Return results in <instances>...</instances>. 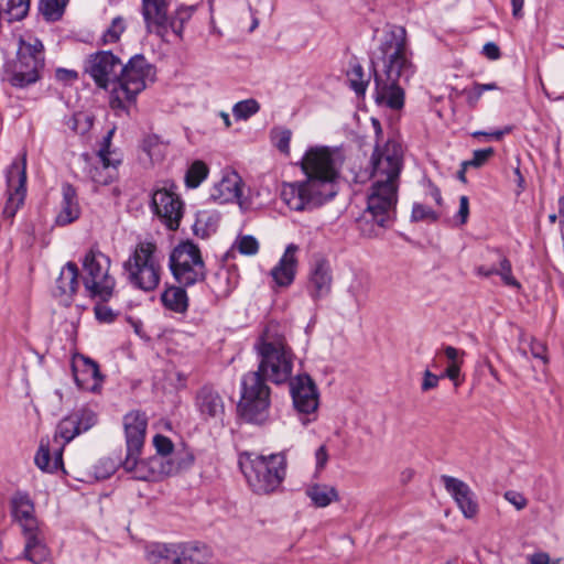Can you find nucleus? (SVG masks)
I'll return each instance as SVG.
<instances>
[{"label": "nucleus", "mask_w": 564, "mask_h": 564, "mask_svg": "<svg viewBox=\"0 0 564 564\" xmlns=\"http://www.w3.org/2000/svg\"><path fill=\"white\" fill-rule=\"evenodd\" d=\"M191 285H170L161 294L162 304L166 310L174 313L184 314L188 308V295L186 288Z\"/></svg>", "instance_id": "obj_29"}, {"label": "nucleus", "mask_w": 564, "mask_h": 564, "mask_svg": "<svg viewBox=\"0 0 564 564\" xmlns=\"http://www.w3.org/2000/svg\"><path fill=\"white\" fill-rule=\"evenodd\" d=\"M494 153L495 150L492 148L475 150L473 153V159L464 162V167H480L489 160V158L494 155Z\"/></svg>", "instance_id": "obj_47"}, {"label": "nucleus", "mask_w": 564, "mask_h": 564, "mask_svg": "<svg viewBox=\"0 0 564 564\" xmlns=\"http://www.w3.org/2000/svg\"><path fill=\"white\" fill-rule=\"evenodd\" d=\"M371 65L376 104L392 110L402 109L405 99L402 82H408L414 74L403 26L388 25L383 30Z\"/></svg>", "instance_id": "obj_2"}, {"label": "nucleus", "mask_w": 564, "mask_h": 564, "mask_svg": "<svg viewBox=\"0 0 564 564\" xmlns=\"http://www.w3.org/2000/svg\"><path fill=\"white\" fill-rule=\"evenodd\" d=\"M140 454H127L122 468L131 474L133 479L143 481H158L165 476L178 473L193 464L189 454L165 457L153 455L148 459H139Z\"/></svg>", "instance_id": "obj_9"}, {"label": "nucleus", "mask_w": 564, "mask_h": 564, "mask_svg": "<svg viewBox=\"0 0 564 564\" xmlns=\"http://www.w3.org/2000/svg\"><path fill=\"white\" fill-rule=\"evenodd\" d=\"M151 206L154 214L171 230L180 227L183 217L184 204L180 196L172 188H158L152 194Z\"/></svg>", "instance_id": "obj_16"}, {"label": "nucleus", "mask_w": 564, "mask_h": 564, "mask_svg": "<svg viewBox=\"0 0 564 564\" xmlns=\"http://www.w3.org/2000/svg\"><path fill=\"white\" fill-rule=\"evenodd\" d=\"M147 557L152 564H180L178 544H152Z\"/></svg>", "instance_id": "obj_33"}, {"label": "nucleus", "mask_w": 564, "mask_h": 564, "mask_svg": "<svg viewBox=\"0 0 564 564\" xmlns=\"http://www.w3.org/2000/svg\"><path fill=\"white\" fill-rule=\"evenodd\" d=\"M514 181L517 183L516 195L519 196L525 189V180L522 175L519 164L513 170Z\"/></svg>", "instance_id": "obj_60"}, {"label": "nucleus", "mask_w": 564, "mask_h": 564, "mask_svg": "<svg viewBox=\"0 0 564 564\" xmlns=\"http://www.w3.org/2000/svg\"><path fill=\"white\" fill-rule=\"evenodd\" d=\"M195 408L200 417L208 423L223 425L225 402L219 392L212 386H203L195 394Z\"/></svg>", "instance_id": "obj_17"}, {"label": "nucleus", "mask_w": 564, "mask_h": 564, "mask_svg": "<svg viewBox=\"0 0 564 564\" xmlns=\"http://www.w3.org/2000/svg\"><path fill=\"white\" fill-rule=\"evenodd\" d=\"M511 6H512V15L516 18V19H520L523 17V6H524V0H511Z\"/></svg>", "instance_id": "obj_61"}, {"label": "nucleus", "mask_w": 564, "mask_h": 564, "mask_svg": "<svg viewBox=\"0 0 564 564\" xmlns=\"http://www.w3.org/2000/svg\"><path fill=\"white\" fill-rule=\"evenodd\" d=\"M153 444L156 449L155 455H164L169 457V454L173 451V443L171 440L164 435L158 434L153 438Z\"/></svg>", "instance_id": "obj_49"}, {"label": "nucleus", "mask_w": 564, "mask_h": 564, "mask_svg": "<svg viewBox=\"0 0 564 564\" xmlns=\"http://www.w3.org/2000/svg\"><path fill=\"white\" fill-rule=\"evenodd\" d=\"M364 76L361 65H355L348 73L350 87L357 95H364L366 93L368 80H365Z\"/></svg>", "instance_id": "obj_42"}, {"label": "nucleus", "mask_w": 564, "mask_h": 564, "mask_svg": "<svg viewBox=\"0 0 564 564\" xmlns=\"http://www.w3.org/2000/svg\"><path fill=\"white\" fill-rule=\"evenodd\" d=\"M143 150L152 162H159L166 154L167 143L163 142L156 134H151L143 140Z\"/></svg>", "instance_id": "obj_36"}, {"label": "nucleus", "mask_w": 564, "mask_h": 564, "mask_svg": "<svg viewBox=\"0 0 564 564\" xmlns=\"http://www.w3.org/2000/svg\"><path fill=\"white\" fill-rule=\"evenodd\" d=\"M208 167L203 161H195L185 174V184L189 188H196L207 177Z\"/></svg>", "instance_id": "obj_38"}, {"label": "nucleus", "mask_w": 564, "mask_h": 564, "mask_svg": "<svg viewBox=\"0 0 564 564\" xmlns=\"http://www.w3.org/2000/svg\"><path fill=\"white\" fill-rule=\"evenodd\" d=\"M444 355L449 361V365H462L463 364V356L465 355V351L459 350L453 346H445L444 347Z\"/></svg>", "instance_id": "obj_52"}, {"label": "nucleus", "mask_w": 564, "mask_h": 564, "mask_svg": "<svg viewBox=\"0 0 564 564\" xmlns=\"http://www.w3.org/2000/svg\"><path fill=\"white\" fill-rule=\"evenodd\" d=\"M113 130H110L104 138V142L98 151V159L100 165L93 166L89 170V176L94 183L98 185H108L116 177L117 166L120 164V159L113 158L110 151L111 137Z\"/></svg>", "instance_id": "obj_20"}, {"label": "nucleus", "mask_w": 564, "mask_h": 564, "mask_svg": "<svg viewBox=\"0 0 564 564\" xmlns=\"http://www.w3.org/2000/svg\"><path fill=\"white\" fill-rule=\"evenodd\" d=\"M270 388L259 372H248L241 381L238 403L240 416L248 423L263 424L270 414Z\"/></svg>", "instance_id": "obj_10"}, {"label": "nucleus", "mask_w": 564, "mask_h": 564, "mask_svg": "<svg viewBox=\"0 0 564 564\" xmlns=\"http://www.w3.org/2000/svg\"><path fill=\"white\" fill-rule=\"evenodd\" d=\"M26 183V155H22L21 162L14 161L7 171L8 199L3 208V215L12 218L17 214L25 198Z\"/></svg>", "instance_id": "obj_15"}, {"label": "nucleus", "mask_w": 564, "mask_h": 564, "mask_svg": "<svg viewBox=\"0 0 564 564\" xmlns=\"http://www.w3.org/2000/svg\"><path fill=\"white\" fill-rule=\"evenodd\" d=\"M316 471H321L325 468L328 462V452L326 445L319 446L315 452Z\"/></svg>", "instance_id": "obj_55"}, {"label": "nucleus", "mask_w": 564, "mask_h": 564, "mask_svg": "<svg viewBox=\"0 0 564 564\" xmlns=\"http://www.w3.org/2000/svg\"><path fill=\"white\" fill-rule=\"evenodd\" d=\"M305 494L317 508H325L339 500L337 489L326 484L310 485L306 488Z\"/></svg>", "instance_id": "obj_32"}, {"label": "nucleus", "mask_w": 564, "mask_h": 564, "mask_svg": "<svg viewBox=\"0 0 564 564\" xmlns=\"http://www.w3.org/2000/svg\"><path fill=\"white\" fill-rule=\"evenodd\" d=\"M73 372L77 386L84 390H96L102 379L98 364L87 357L75 361Z\"/></svg>", "instance_id": "obj_26"}, {"label": "nucleus", "mask_w": 564, "mask_h": 564, "mask_svg": "<svg viewBox=\"0 0 564 564\" xmlns=\"http://www.w3.org/2000/svg\"><path fill=\"white\" fill-rule=\"evenodd\" d=\"M333 285L332 268L328 261L317 260L308 272L306 290L314 302L329 295Z\"/></svg>", "instance_id": "obj_22"}, {"label": "nucleus", "mask_w": 564, "mask_h": 564, "mask_svg": "<svg viewBox=\"0 0 564 564\" xmlns=\"http://www.w3.org/2000/svg\"><path fill=\"white\" fill-rule=\"evenodd\" d=\"M96 318L101 323H111L116 318V313L106 304L98 303L95 308Z\"/></svg>", "instance_id": "obj_50"}, {"label": "nucleus", "mask_w": 564, "mask_h": 564, "mask_svg": "<svg viewBox=\"0 0 564 564\" xmlns=\"http://www.w3.org/2000/svg\"><path fill=\"white\" fill-rule=\"evenodd\" d=\"M195 10V7H180L175 10L173 15L169 14V23L166 25V34L169 31H172L175 35L178 37H182L184 24L187 22L193 12Z\"/></svg>", "instance_id": "obj_35"}, {"label": "nucleus", "mask_w": 564, "mask_h": 564, "mask_svg": "<svg viewBox=\"0 0 564 564\" xmlns=\"http://www.w3.org/2000/svg\"><path fill=\"white\" fill-rule=\"evenodd\" d=\"M531 564H550V557L546 553H535L530 557Z\"/></svg>", "instance_id": "obj_62"}, {"label": "nucleus", "mask_w": 564, "mask_h": 564, "mask_svg": "<svg viewBox=\"0 0 564 564\" xmlns=\"http://www.w3.org/2000/svg\"><path fill=\"white\" fill-rule=\"evenodd\" d=\"M78 268L74 262H67L61 270V273L56 280V295L66 296L70 300L76 293L78 282Z\"/></svg>", "instance_id": "obj_30"}, {"label": "nucleus", "mask_w": 564, "mask_h": 564, "mask_svg": "<svg viewBox=\"0 0 564 564\" xmlns=\"http://www.w3.org/2000/svg\"><path fill=\"white\" fill-rule=\"evenodd\" d=\"M476 272L478 275L488 278V276L495 274L496 267L479 265V267H477Z\"/></svg>", "instance_id": "obj_63"}, {"label": "nucleus", "mask_w": 564, "mask_h": 564, "mask_svg": "<svg viewBox=\"0 0 564 564\" xmlns=\"http://www.w3.org/2000/svg\"><path fill=\"white\" fill-rule=\"evenodd\" d=\"M441 378H442L441 376H436V375L432 373L430 370H425L424 375H423L422 386H421L422 391L425 392V391L436 388Z\"/></svg>", "instance_id": "obj_53"}, {"label": "nucleus", "mask_w": 564, "mask_h": 564, "mask_svg": "<svg viewBox=\"0 0 564 564\" xmlns=\"http://www.w3.org/2000/svg\"><path fill=\"white\" fill-rule=\"evenodd\" d=\"M68 0H40L39 10L46 21H57L62 18Z\"/></svg>", "instance_id": "obj_37"}, {"label": "nucleus", "mask_w": 564, "mask_h": 564, "mask_svg": "<svg viewBox=\"0 0 564 564\" xmlns=\"http://www.w3.org/2000/svg\"><path fill=\"white\" fill-rule=\"evenodd\" d=\"M290 390L301 423L306 426L316 421L319 400L317 388L312 378L308 375H299L291 380Z\"/></svg>", "instance_id": "obj_13"}, {"label": "nucleus", "mask_w": 564, "mask_h": 564, "mask_svg": "<svg viewBox=\"0 0 564 564\" xmlns=\"http://www.w3.org/2000/svg\"><path fill=\"white\" fill-rule=\"evenodd\" d=\"M62 191L63 199L61 202V209L55 218V223L58 226H66L79 218L80 207L76 191L70 184H64Z\"/></svg>", "instance_id": "obj_28"}, {"label": "nucleus", "mask_w": 564, "mask_h": 564, "mask_svg": "<svg viewBox=\"0 0 564 564\" xmlns=\"http://www.w3.org/2000/svg\"><path fill=\"white\" fill-rule=\"evenodd\" d=\"M254 348L259 356V367L256 372L275 384H281L291 379L294 364V354L288 345L284 335L280 332L278 323H269Z\"/></svg>", "instance_id": "obj_4"}, {"label": "nucleus", "mask_w": 564, "mask_h": 564, "mask_svg": "<svg viewBox=\"0 0 564 564\" xmlns=\"http://www.w3.org/2000/svg\"><path fill=\"white\" fill-rule=\"evenodd\" d=\"M154 74V67L141 54L132 56L126 65L121 63L118 86L111 89V108L123 109L126 102H133Z\"/></svg>", "instance_id": "obj_7"}, {"label": "nucleus", "mask_w": 564, "mask_h": 564, "mask_svg": "<svg viewBox=\"0 0 564 564\" xmlns=\"http://www.w3.org/2000/svg\"><path fill=\"white\" fill-rule=\"evenodd\" d=\"M299 247L290 243L278 264L271 270V276L279 286H289L293 283L297 271L296 253Z\"/></svg>", "instance_id": "obj_24"}, {"label": "nucleus", "mask_w": 564, "mask_h": 564, "mask_svg": "<svg viewBox=\"0 0 564 564\" xmlns=\"http://www.w3.org/2000/svg\"><path fill=\"white\" fill-rule=\"evenodd\" d=\"M123 270L129 283L134 288L144 292L155 290L161 280L156 245L151 241H140L129 259L124 261Z\"/></svg>", "instance_id": "obj_8"}, {"label": "nucleus", "mask_w": 564, "mask_h": 564, "mask_svg": "<svg viewBox=\"0 0 564 564\" xmlns=\"http://www.w3.org/2000/svg\"><path fill=\"white\" fill-rule=\"evenodd\" d=\"M111 260L98 249H90L83 260V283L90 297L107 302L113 294L115 279L109 274Z\"/></svg>", "instance_id": "obj_12"}, {"label": "nucleus", "mask_w": 564, "mask_h": 564, "mask_svg": "<svg viewBox=\"0 0 564 564\" xmlns=\"http://www.w3.org/2000/svg\"><path fill=\"white\" fill-rule=\"evenodd\" d=\"M371 185L367 196V208L360 220V229L365 236H377L378 228L389 227L395 217L400 176L403 169V155L400 143L388 140L382 147L377 144L370 159Z\"/></svg>", "instance_id": "obj_1"}, {"label": "nucleus", "mask_w": 564, "mask_h": 564, "mask_svg": "<svg viewBox=\"0 0 564 564\" xmlns=\"http://www.w3.org/2000/svg\"><path fill=\"white\" fill-rule=\"evenodd\" d=\"M35 464L36 466L42 469V470H45V471H55V469H53V462L51 459V452H50V447H48V443H44L43 441H41V444H40V447H39V451L35 455Z\"/></svg>", "instance_id": "obj_44"}, {"label": "nucleus", "mask_w": 564, "mask_h": 564, "mask_svg": "<svg viewBox=\"0 0 564 564\" xmlns=\"http://www.w3.org/2000/svg\"><path fill=\"white\" fill-rule=\"evenodd\" d=\"M441 480L464 517L468 519L476 517L479 508L476 495L471 488L465 481L452 476L443 475Z\"/></svg>", "instance_id": "obj_19"}, {"label": "nucleus", "mask_w": 564, "mask_h": 564, "mask_svg": "<svg viewBox=\"0 0 564 564\" xmlns=\"http://www.w3.org/2000/svg\"><path fill=\"white\" fill-rule=\"evenodd\" d=\"M172 0H142V17L149 33L164 39Z\"/></svg>", "instance_id": "obj_21"}, {"label": "nucleus", "mask_w": 564, "mask_h": 564, "mask_svg": "<svg viewBox=\"0 0 564 564\" xmlns=\"http://www.w3.org/2000/svg\"><path fill=\"white\" fill-rule=\"evenodd\" d=\"M306 180L284 185L282 198L293 210L313 209L337 194L339 175L333 152L328 148H312L303 160Z\"/></svg>", "instance_id": "obj_3"}, {"label": "nucleus", "mask_w": 564, "mask_h": 564, "mask_svg": "<svg viewBox=\"0 0 564 564\" xmlns=\"http://www.w3.org/2000/svg\"><path fill=\"white\" fill-rule=\"evenodd\" d=\"M530 352L533 358L542 360L544 365L549 364V357L546 354L547 347L543 341L532 338L530 343Z\"/></svg>", "instance_id": "obj_48"}, {"label": "nucleus", "mask_w": 564, "mask_h": 564, "mask_svg": "<svg viewBox=\"0 0 564 564\" xmlns=\"http://www.w3.org/2000/svg\"><path fill=\"white\" fill-rule=\"evenodd\" d=\"M292 132L285 128H273L271 130V140L276 147V149L284 153L289 154L290 152V141H291Z\"/></svg>", "instance_id": "obj_41"}, {"label": "nucleus", "mask_w": 564, "mask_h": 564, "mask_svg": "<svg viewBox=\"0 0 564 564\" xmlns=\"http://www.w3.org/2000/svg\"><path fill=\"white\" fill-rule=\"evenodd\" d=\"M239 465L249 486L256 494L274 491L286 474V456L284 453L270 455L246 454L240 457Z\"/></svg>", "instance_id": "obj_5"}, {"label": "nucleus", "mask_w": 564, "mask_h": 564, "mask_svg": "<svg viewBox=\"0 0 564 564\" xmlns=\"http://www.w3.org/2000/svg\"><path fill=\"white\" fill-rule=\"evenodd\" d=\"M55 77L63 83H73L78 78V74L72 69L58 68L55 73Z\"/></svg>", "instance_id": "obj_56"}, {"label": "nucleus", "mask_w": 564, "mask_h": 564, "mask_svg": "<svg viewBox=\"0 0 564 564\" xmlns=\"http://www.w3.org/2000/svg\"><path fill=\"white\" fill-rule=\"evenodd\" d=\"M242 195V180L236 172L227 173L210 189V199L218 204L232 203Z\"/></svg>", "instance_id": "obj_25"}, {"label": "nucleus", "mask_w": 564, "mask_h": 564, "mask_svg": "<svg viewBox=\"0 0 564 564\" xmlns=\"http://www.w3.org/2000/svg\"><path fill=\"white\" fill-rule=\"evenodd\" d=\"M505 498L507 501L513 505L517 508V510L524 509L528 503L525 497L522 494L513 490L506 491Z\"/></svg>", "instance_id": "obj_51"}, {"label": "nucleus", "mask_w": 564, "mask_h": 564, "mask_svg": "<svg viewBox=\"0 0 564 564\" xmlns=\"http://www.w3.org/2000/svg\"><path fill=\"white\" fill-rule=\"evenodd\" d=\"M171 273L177 284L195 285L206 279V265L200 249L193 241L180 242L169 259Z\"/></svg>", "instance_id": "obj_11"}, {"label": "nucleus", "mask_w": 564, "mask_h": 564, "mask_svg": "<svg viewBox=\"0 0 564 564\" xmlns=\"http://www.w3.org/2000/svg\"><path fill=\"white\" fill-rule=\"evenodd\" d=\"M97 421L98 416L91 409H76L58 423L55 437L59 436L65 443H69L79 434L90 430Z\"/></svg>", "instance_id": "obj_18"}, {"label": "nucleus", "mask_w": 564, "mask_h": 564, "mask_svg": "<svg viewBox=\"0 0 564 564\" xmlns=\"http://www.w3.org/2000/svg\"><path fill=\"white\" fill-rule=\"evenodd\" d=\"M482 91L478 87L477 83H474L471 89L467 91V102L469 106L475 107L482 96Z\"/></svg>", "instance_id": "obj_59"}, {"label": "nucleus", "mask_w": 564, "mask_h": 564, "mask_svg": "<svg viewBox=\"0 0 564 564\" xmlns=\"http://www.w3.org/2000/svg\"><path fill=\"white\" fill-rule=\"evenodd\" d=\"M11 506L12 514L22 527L24 534L37 530V521L33 516L34 506L26 495H15L12 499Z\"/></svg>", "instance_id": "obj_27"}, {"label": "nucleus", "mask_w": 564, "mask_h": 564, "mask_svg": "<svg viewBox=\"0 0 564 564\" xmlns=\"http://www.w3.org/2000/svg\"><path fill=\"white\" fill-rule=\"evenodd\" d=\"M482 54L491 61L498 59L501 55L499 46L494 42H488L484 45Z\"/></svg>", "instance_id": "obj_57"}, {"label": "nucleus", "mask_w": 564, "mask_h": 564, "mask_svg": "<svg viewBox=\"0 0 564 564\" xmlns=\"http://www.w3.org/2000/svg\"><path fill=\"white\" fill-rule=\"evenodd\" d=\"M53 462V469L57 470L59 467L63 466V458H62V447L57 448L54 452V458Z\"/></svg>", "instance_id": "obj_64"}, {"label": "nucleus", "mask_w": 564, "mask_h": 564, "mask_svg": "<svg viewBox=\"0 0 564 564\" xmlns=\"http://www.w3.org/2000/svg\"><path fill=\"white\" fill-rule=\"evenodd\" d=\"M460 367H462V365H457V364L448 365L447 368L445 369L444 373L441 375V377L448 378L449 380L453 381L455 387H458L460 384V381H459Z\"/></svg>", "instance_id": "obj_54"}, {"label": "nucleus", "mask_w": 564, "mask_h": 564, "mask_svg": "<svg viewBox=\"0 0 564 564\" xmlns=\"http://www.w3.org/2000/svg\"><path fill=\"white\" fill-rule=\"evenodd\" d=\"M127 454H140L144 444L148 420L144 413L131 411L123 416Z\"/></svg>", "instance_id": "obj_23"}, {"label": "nucleus", "mask_w": 564, "mask_h": 564, "mask_svg": "<svg viewBox=\"0 0 564 564\" xmlns=\"http://www.w3.org/2000/svg\"><path fill=\"white\" fill-rule=\"evenodd\" d=\"M180 564H204L210 556L204 544H178Z\"/></svg>", "instance_id": "obj_34"}, {"label": "nucleus", "mask_w": 564, "mask_h": 564, "mask_svg": "<svg viewBox=\"0 0 564 564\" xmlns=\"http://www.w3.org/2000/svg\"><path fill=\"white\" fill-rule=\"evenodd\" d=\"M120 69L121 59L110 51L91 54L85 65V72L89 74L96 86L102 89L118 86Z\"/></svg>", "instance_id": "obj_14"}, {"label": "nucleus", "mask_w": 564, "mask_h": 564, "mask_svg": "<svg viewBox=\"0 0 564 564\" xmlns=\"http://www.w3.org/2000/svg\"><path fill=\"white\" fill-rule=\"evenodd\" d=\"M124 30V20L121 17L115 18L108 29L104 32L101 36V43L107 45L118 42Z\"/></svg>", "instance_id": "obj_40"}, {"label": "nucleus", "mask_w": 564, "mask_h": 564, "mask_svg": "<svg viewBox=\"0 0 564 564\" xmlns=\"http://www.w3.org/2000/svg\"><path fill=\"white\" fill-rule=\"evenodd\" d=\"M469 215V200L467 196H460L459 198V209L457 216L460 219V224H465L467 221Z\"/></svg>", "instance_id": "obj_58"}, {"label": "nucleus", "mask_w": 564, "mask_h": 564, "mask_svg": "<svg viewBox=\"0 0 564 564\" xmlns=\"http://www.w3.org/2000/svg\"><path fill=\"white\" fill-rule=\"evenodd\" d=\"M44 47L40 40H19L17 56L8 61L3 67L2 79L12 87L25 88L41 78L44 67Z\"/></svg>", "instance_id": "obj_6"}, {"label": "nucleus", "mask_w": 564, "mask_h": 564, "mask_svg": "<svg viewBox=\"0 0 564 564\" xmlns=\"http://www.w3.org/2000/svg\"><path fill=\"white\" fill-rule=\"evenodd\" d=\"M235 246L239 250L240 253L246 256H253L259 250L258 240L252 236H242L240 237Z\"/></svg>", "instance_id": "obj_46"}, {"label": "nucleus", "mask_w": 564, "mask_h": 564, "mask_svg": "<svg viewBox=\"0 0 564 564\" xmlns=\"http://www.w3.org/2000/svg\"><path fill=\"white\" fill-rule=\"evenodd\" d=\"M260 109L256 99H246L237 102L232 108V113L237 120H247Z\"/></svg>", "instance_id": "obj_39"}, {"label": "nucleus", "mask_w": 564, "mask_h": 564, "mask_svg": "<svg viewBox=\"0 0 564 564\" xmlns=\"http://www.w3.org/2000/svg\"><path fill=\"white\" fill-rule=\"evenodd\" d=\"M495 274L500 275L506 285L520 288V283L512 275L511 262L506 257H500L499 267L496 268Z\"/></svg>", "instance_id": "obj_43"}, {"label": "nucleus", "mask_w": 564, "mask_h": 564, "mask_svg": "<svg viewBox=\"0 0 564 564\" xmlns=\"http://www.w3.org/2000/svg\"><path fill=\"white\" fill-rule=\"evenodd\" d=\"M25 546L23 556L34 564H47L50 551L43 540L39 536L37 530L24 534Z\"/></svg>", "instance_id": "obj_31"}, {"label": "nucleus", "mask_w": 564, "mask_h": 564, "mask_svg": "<svg viewBox=\"0 0 564 564\" xmlns=\"http://www.w3.org/2000/svg\"><path fill=\"white\" fill-rule=\"evenodd\" d=\"M411 219L413 221H436L438 214L423 204L415 203L412 208Z\"/></svg>", "instance_id": "obj_45"}]
</instances>
